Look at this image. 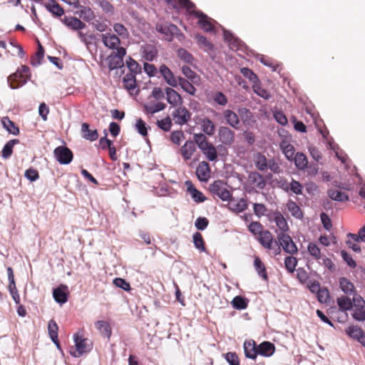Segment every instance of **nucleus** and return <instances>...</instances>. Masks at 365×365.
<instances>
[{
	"mask_svg": "<svg viewBox=\"0 0 365 365\" xmlns=\"http://www.w3.org/2000/svg\"><path fill=\"white\" fill-rule=\"evenodd\" d=\"M347 237L354 242L359 241V240L365 242V225L359 230L358 235L349 233Z\"/></svg>",
	"mask_w": 365,
	"mask_h": 365,
	"instance_id": "nucleus-64",
	"label": "nucleus"
},
{
	"mask_svg": "<svg viewBox=\"0 0 365 365\" xmlns=\"http://www.w3.org/2000/svg\"><path fill=\"white\" fill-rule=\"evenodd\" d=\"M354 299H351L348 295L346 297H340L336 299L337 304L341 311L345 312L352 309L353 301Z\"/></svg>",
	"mask_w": 365,
	"mask_h": 365,
	"instance_id": "nucleus-37",
	"label": "nucleus"
},
{
	"mask_svg": "<svg viewBox=\"0 0 365 365\" xmlns=\"http://www.w3.org/2000/svg\"><path fill=\"white\" fill-rule=\"evenodd\" d=\"M66 289L67 286L63 284L53 289V297L56 302L64 304L68 301Z\"/></svg>",
	"mask_w": 365,
	"mask_h": 365,
	"instance_id": "nucleus-24",
	"label": "nucleus"
},
{
	"mask_svg": "<svg viewBox=\"0 0 365 365\" xmlns=\"http://www.w3.org/2000/svg\"><path fill=\"white\" fill-rule=\"evenodd\" d=\"M101 38L103 44L106 47L110 49H117L119 48L118 46L120 44V40L117 35L110 33L104 34L101 35Z\"/></svg>",
	"mask_w": 365,
	"mask_h": 365,
	"instance_id": "nucleus-16",
	"label": "nucleus"
},
{
	"mask_svg": "<svg viewBox=\"0 0 365 365\" xmlns=\"http://www.w3.org/2000/svg\"><path fill=\"white\" fill-rule=\"evenodd\" d=\"M31 76L29 67L22 65L8 77V83L12 89H16L26 84L30 80Z\"/></svg>",
	"mask_w": 365,
	"mask_h": 365,
	"instance_id": "nucleus-1",
	"label": "nucleus"
},
{
	"mask_svg": "<svg viewBox=\"0 0 365 365\" xmlns=\"http://www.w3.org/2000/svg\"><path fill=\"white\" fill-rule=\"evenodd\" d=\"M185 185L187 188V192L191 195L192 198L195 202H203L206 200V197L202 192L196 189L190 180H186Z\"/></svg>",
	"mask_w": 365,
	"mask_h": 365,
	"instance_id": "nucleus-13",
	"label": "nucleus"
},
{
	"mask_svg": "<svg viewBox=\"0 0 365 365\" xmlns=\"http://www.w3.org/2000/svg\"><path fill=\"white\" fill-rule=\"evenodd\" d=\"M61 21L67 27L74 31L83 29L86 26L85 23L74 16H64Z\"/></svg>",
	"mask_w": 365,
	"mask_h": 365,
	"instance_id": "nucleus-14",
	"label": "nucleus"
},
{
	"mask_svg": "<svg viewBox=\"0 0 365 365\" xmlns=\"http://www.w3.org/2000/svg\"><path fill=\"white\" fill-rule=\"evenodd\" d=\"M275 351L274 344L269 341H263L257 346V355L269 357L271 356Z\"/></svg>",
	"mask_w": 365,
	"mask_h": 365,
	"instance_id": "nucleus-20",
	"label": "nucleus"
},
{
	"mask_svg": "<svg viewBox=\"0 0 365 365\" xmlns=\"http://www.w3.org/2000/svg\"><path fill=\"white\" fill-rule=\"evenodd\" d=\"M172 116L176 124L182 125L190 120L191 113L185 107H178L173 111Z\"/></svg>",
	"mask_w": 365,
	"mask_h": 365,
	"instance_id": "nucleus-8",
	"label": "nucleus"
},
{
	"mask_svg": "<svg viewBox=\"0 0 365 365\" xmlns=\"http://www.w3.org/2000/svg\"><path fill=\"white\" fill-rule=\"evenodd\" d=\"M317 297L320 303H328L330 298L329 289L326 287L322 288L317 294Z\"/></svg>",
	"mask_w": 365,
	"mask_h": 365,
	"instance_id": "nucleus-61",
	"label": "nucleus"
},
{
	"mask_svg": "<svg viewBox=\"0 0 365 365\" xmlns=\"http://www.w3.org/2000/svg\"><path fill=\"white\" fill-rule=\"evenodd\" d=\"M191 14L198 19L197 24L204 31L212 32L214 30V20L207 15L201 11H192Z\"/></svg>",
	"mask_w": 365,
	"mask_h": 365,
	"instance_id": "nucleus-6",
	"label": "nucleus"
},
{
	"mask_svg": "<svg viewBox=\"0 0 365 365\" xmlns=\"http://www.w3.org/2000/svg\"><path fill=\"white\" fill-rule=\"evenodd\" d=\"M252 89L257 96L265 100H268L271 97L269 92L260 86L259 81L252 85Z\"/></svg>",
	"mask_w": 365,
	"mask_h": 365,
	"instance_id": "nucleus-51",
	"label": "nucleus"
},
{
	"mask_svg": "<svg viewBox=\"0 0 365 365\" xmlns=\"http://www.w3.org/2000/svg\"><path fill=\"white\" fill-rule=\"evenodd\" d=\"M328 195L331 199L339 202H344L349 200V197L346 194L335 189L329 190Z\"/></svg>",
	"mask_w": 365,
	"mask_h": 365,
	"instance_id": "nucleus-45",
	"label": "nucleus"
},
{
	"mask_svg": "<svg viewBox=\"0 0 365 365\" xmlns=\"http://www.w3.org/2000/svg\"><path fill=\"white\" fill-rule=\"evenodd\" d=\"M166 99L168 102L173 106H177L182 103L181 96L173 88L167 87L165 89Z\"/></svg>",
	"mask_w": 365,
	"mask_h": 365,
	"instance_id": "nucleus-19",
	"label": "nucleus"
},
{
	"mask_svg": "<svg viewBox=\"0 0 365 365\" xmlns=\"http://www.w3.org/2000/svg\"><path fill=\"white\" fill-rule=\"evenodd\" d=\"M240 71L245 78H248L250 82L252 83V85L259 81L257 76L251 69L248 68H242Z\"/></svg>",
	"mask_w": 365,
	"mask_h": 365,
	"instance_id": "nucleus-58",
	"label": "nucleus"
},
{
	"mask_svg": "<svg viewBox=\"0 0 365 365\" xmlns=\"http://www.w3.org/2000/svg\"><path fill=\"white\" fill-rule=\"evenodd\" d=\"M307 251L313 259L316 260L318 263H320V260L322 259L323 255L317 244L309 242L307 246Z\"/></svg>",
	"mask_w": 365,
	"mask_h": 365,
	"instance_id": "nucleus-31",
	"label": "nucleus"
},
{
	"mask_svg": "<svg viewBox=\"0 0 365 365\" xmlns=\"http://www.w3.org/2000/svg\"><path fill=\"white\" fill-rule=\"evenodd\" d=\"M274 221L278 228L281 230V232L286 233L289 230L287 222L279 212L274 213Z\"/></svg>",
	"mask_w": 365,
	"mask_h": 365,
	"instance_id": "nucleus-34",
	"label": "nucleus"
},
{
	"mask_svg": "<svg viewBox=\"0 0 365 365\" xmlns=\"http://www.w3.org/2000/svg\"><path fill=\"white\" fill-rule=\"evenodd\" d=\"M19 143V140L18 139H12L8 141L3 148L1 156L5 159L9 158L12 155L14 146Z\"/></svg>",
	"mask_w": 365,
	"mask_h": 365,
	"instance_id": "nucleus-46",
	"label": "nucleus"
},
{
	"mask_svg": "<svg viewBox=\"0 0 365 365\" xmlns=\"http://www.w3.org/2000/svg\"><path fill=\"white\" fill-rule=\"evenodd\" d=\"M284 265L289 273H293L297 265V259L293 256L287 257L284 259Z\"/></svg>",
	"mask_w": 365,
	"mask_h": 365,
	"instance_id": "nucleus-57",
	"label": "nucleus"
},
{
	"mask_svg": "<svg viewBox=\"0 0 365 365\" xmlns=\"http://www.w3.org/2000/svg\"><path fill=\"white\" fill-rule=\"evenodd\" d=\"M194 143L197 144L200 149L202 148V147L207 145L210 142L208 141L206 136L202 133H195L194 134Z\"/></svg>",
	"mask_w": 365,
	"mask_h": 365,
	"instance_id": "nucleus-59",
	"label": "nucleus"
},
{
	"mask_svg": "<svg viewBox=\"0 0 365 365\" xmlns=\"http://www.w3.org/2000/svg\"><path fill=\"white\" fill-rule=\"evenodd\" d=\"M255 165L257 170L264 171L268 168V163L264 155L257 153L254 155Z\"/></svg>",
	"mask_w": 365,
	"mask_h": 365,
	"instance_id": "nucleus-29",
	"label": "nucleus"
},
{
	"mask_svg": "<svg viewBox=\"0 0 365 365\" xmlns=\"http://www.w3.org/2000/svg\"><path fill=\"white\" fill-rule=\"evenodd\" d=\"M247 207V202L245 198H240L237 202H231L229 205V209L235 213L245 211Z\"/></svg>",
	"mask_w": 365,
	"mask_h": 365,
	"instance_id": "nucleus-32",
	"label": "nucleus"
},
{
	"mask_svg": "<svg viewBox=\"0 0 365 365\" xmlns=\"http://www.w3.org/2000/svg\"><path fill=\"white\" fill-rule=\"evenodd\" d=\"M345 331L351 338L357 340L359 342L364 333L360 327L356 326H349L345 329Z\"/></svg>",
	"mask_w": 365,
	"mask_h": 365,
	"instance_id": "nucleus-39",
	"label": "nucleus"
},
{
	"mask_svg": "<svg viewBox=\"0 0 365 365\" xmlns=\"http://www.w3.org/2000/svg\"><path fill=\"white\" fill-rule=\"evenodd\" d=\"M143 57L149 61H153L158 54V49L153 44H145L142 47Z\"/></svg>",
	"mask_w": 365,
	"mask_h": 365,
	"instance_id": "nucleus-27",
	"label": "nucleus"
},
{
	"mask_svg": "<svg viewBox=\"0 0 365 365\" xmlns=\"http://www.w3.org/2000/svg\"><path fill=\"white\" fill-rule=\"evenodd\" d=\"M232 304L237 309H245L248 306V299L241 296H237L233 298Z\"/></svg>",
	"mask_w": 365,
	"mask_h": 365,
	"instance_id": "nucleus-53",
	"label": "nucleus"
},
{
	"mask_svg": "<svg viewBox=\"0 0 365 365\" xmlns=\"http://www.w3.org/2000/svg\"><path fill=\"white\" fill-rule=\"evenodd\" d=\"M189 94L194 96L196 92V88L194 87L192 83L189 80L182 77H178V85Z\"/></svg>",
	"mask_w": 365,
	"mask_h": 365,
	"instance_id": "nucleus-40",
	"label": "nucleus"
},
{
	"mask_svg": "<svg viewBox=\"0 0 365 365\" xmlns=\"http://www.w3.org/2000/svg\"><path fill=\"white\" fill-rule=\"evenodd\" d=\"M294 163L299 170H304L307 167L308 160L302 153H297L294 156Z\"/></svg>",
	"mask_w": 365,
	"mask_h": 365,
	"instance_id": "nucleus-44",
	"label": "nucleus"
},
{
	"mask_svg": "<svg viewBox=\"0 0 365 365\" xmlns=\"http://www.w3.org/2000/svg\"><path fill=\"white\" fill-rule=\"evenodd\" d=\"M280 149L289 160H292L295 155L294 146L287 140H282L279 145Z\"/></svg>",
	"mask_w": 365,
	"mask_h": 365,
	"instance_id": "nucleus-26",
	"label": "nucleus"
},
{
	"mask_svg": "<svg viewBox=\"0 0 365 365\" xmlns=\"http://www.w3.org/2000/svg\"><path fill=\"white\" fill-rule=\"evenodd\" d=\"M53 155L56 160L63 165L70 163L73 158L72 151L66 146H58L54 149Z\"/></svg>",
	"mask_w": 365,
	"mask_h": 365,
	"instance_id": "nucleus-7",
	"label": "nucleus"
},
{
	"mask_svg": "<svg viewBox=\"0 0 365 365\" xmlns=\"http://www.w3.org/2000/svg\"><path fill=\"white\" fill-rule=\"evenodd\" d=\"M166 105L164 103L158 102L154 104H146L144 106V110L147 113L154 114L165 108Z\"/></svg>",
	"mask_w": 365,
	"mask_h": 365,
	"instance_id": "nucleus-48",
	"label": "nucleus"
},
{
	"mask_svg": "<svg viewBox=\"0 0 365 365\" xmlns=\"http://www.w3.org/2000/svg\"><path fill=\"white\" fill-rule=\"evenodd\" d=\"M257 346L253 339L246 340L243 345L245 356L251 359H256L257 356Z\"/></svg>",
	"mask_w": 365,
	"mask_h": 365,
	"instance_id": "nucleus-17",
	"label": "nucleus"
},
{
	"mask_svg": "<svg viewBox=\"0 0 365 365\" xmlns=\"http://www.w3.org/2000/svg\"><path fill=\"white\" fill-rule=\"evenodd\" d=\"M44 56V49L43 46L38 42V50L36 52L35 56H34L31 60V63L34 66H38L41 63V60Z\"/></svg>",
	"mask_w": 365,
	"mask_h": 365,
	"instance_id": "nucleus-55",
	"label": "nucleus"
},
{
	"mask_svg": "<svg viewBox=\"0 0 365 365\" xmlns=\"http://www.w3.org/2000/svg\"><path fill=\"white\" fill-rule=\"evenodd\" d=\"M201 127L202 131L208 135L211 136L215 133V125L213 122L208 118H205L202 120Z\"/></svg>",
	"mask_w": 365,
	"mask_h": 365,
	"instance_id": "nucleus-43",
	"label": "nucleus"
},
{
	"mask_svg": "<svg viewBox=\"0 0 365 365\" xmlns=\"http://www.w3.org/2000/svg\"><path fill=\"white\" fill-rule=\"evenodd\" d=\"M257 240L266 250H272L274 255L281 253V248L278 242L273 237V235L269 230H264L259 236L257 237Z\"/></svg>",
	"mask_w": 365,
	"mask_h": 365,
	"instance_id": "nucleus-2",
	"label": "nucleus"
},
{
	"mask_svg": "<svg viewBox=\"0 0 365 365\" xmlns=\"http://www.w3.org/2000/svg\"><path fill=\"white\" fill-rule=\"evenodd\" d=\"M81 133L82 137L90 141H94L98 138V133L96 129L91 130L89 128V124L87 123H83L81 125Z\"/></svg>",
	"mask_w": 365,
	"mask_h": 365,
	"instance_id": "nucleus-25",
	"label": "nucleus"
},
{
	"mask_svg": "<svg viewBox=\"0 0 365 365\" xmlns=\"http://www.w3.org/2000/svg\"><path fill=\"white\" fill-rule=\"evenodd\" d=\"M222 115L225 122L231 127L237 129L240 121L237 114L232 110L226 109L222 112Z\"/></svg>",
	"mask_w": 365,
	"mask_h": 365,
	"instance_id": "nucleus-18",
	"label": "nucleus"
},
{
	"mask_svg": "<svg viewBox=\"0 0 365 365\" xmlns=\"http://www.w3.org/2000/svg\"><path fill=\"white\" fill-rule=\"evenodd\" d=\"M247 229L256 238L264 231L263 225L257 221L251 222Z\"/></svg>",
	"mask_w": 365,
	"mask_h": 365,
	"instance_id": "nucleus-49",
	"label": "nucleus"
},
{
	"mask_svg": "<svg viewBox=\"0 0 365 365\" xmlns=\"http://www.w3.org/2000/svg\"><path fill=\"white\" fill-rule=\"evenodd\" d=\"M96 327L100 331L101 335L109 339L111 336L112 331L109 323L105 321H98L96 322Z\"/></svg>",
	"mask_w": 365,
	"mask_h": 365,
	"instance_id": "nucleus-38",
	"label": "nucleus"
},
{
	"mask_svg": "<svg viewBox=\"0 0 365 365\" xmlns=\"http://www.w3.org/2000/svg\"><path fill=\"white\" fill-rule=\"evenodd\" d=\"M124 88L130 94H138L139 90L137 89L136 79H123Z\"/></svg>",
	"mask_w": 365,
	"mask_h": 365,
	"instance_id": "nucleus-50",
	"label": "nucleus"
},
{
	"mask_svg": "<svg viewBox=\"0 0 365 365\" xmlns=\"http://www.w3.org/2000/svg\"><path fill=\"white\" fill-rule=\"evenodd\" d=\"M1 123L4 128L11 134L17 135L19 134V128L16 124L10 120L7 116L3 117Z\"/></svg>",
	"mask_w": 365,
	"mask_h": 365,
	"instance_id": "nucleus-36",
	"label": "nucleus"
},
{
	"mask_svg": "<svg viewBox=\"0 0 365 365\" xmlns=\"http://www.w3.org/2000/svg\"><path fill=\"white\" fill-rule=\"evenodd\" d=\"M159 72L169 86L173 88L178 86V77L176 78L172 71L166 65H161L159 68Z\"/></svg>",
	"mask_w": 365,
	"mask_h": 365,
	"instance_id": "nucleus-11",
	"label": "nucleus"
},
{
	"mask_svg": "<svg viewBox=\"0 0 365 365\" xmlns=\"http://www.w3.org/2000/svg\"><path fill=\"white\" fill-rule=\"evenodd\" d=\"M196 151V146L192 140H187L180 148V153L185 161L190 160Z\"/></svg>",
	"mask_w": 365,
	"mask_h": 365,
	"instance_id": "nucleus-15",
	"label": "nucleus"
},
{
	"mask_svg": "<svg viewBox=\"0 0 365 365\" xmlns=\"http://www.w3.org/2000/svg\"><path fill=\"white\" fill-rule=\"evenodd\" d=\"M178 56L185 63L192 64L194 61L192 55L184 48H179L177 51Z\"/></svg>",
	"mask_w": 365,
	"mask_h": 365,
	"instance_id": "nucleus-56",
	"label": "nucleus"
},
{
	"mask_svg": "<svg viewBox=\"0 0 365 365\" xmlns=\"http://www.w3.org/2000/svg\"><path fill=\"white\" fill-rule=\"evenodd\" d=\"M114 31L116 33L117 36H119L123 38H126L129 36V33L128 29L120 23H116L113 25Z\"/></svg>",
	"mask_w": 365,
	"mask_h": 365,
	"instance_id": "nucleus-60",
	"label": "nucleus"
},
{
	"mask_svg": "<svg viewBox=\"0 0 365 365\" xmlns=\"http://www.w3.org/2000/svg\"><path fill=\"white\" fill-rule=\"evenodd\" d=\"M254 267L260 277H262L265 281L268 280L266 267L259 257H255Z\"/></svg>",
	"mask_w": 365,
	"mask_h": 365,
	"instance_id": "nucleus-30",
	"label": "nucleus"
},
{
	"mask_svg": "<svg viewBox=\"0 0 365 365\" xmlns=\"http://www.w3.org/2000/svg\"><path fill=\"white\" fill-rule=\"evenodd\" d=\"M277 238L279 246H280V248H282L285 252L291 255L298 252V248L296 244L288 234L280 232L277 235Z\"/></svg>",
	"mask_w": 365,
	"mask_h": 365,
	"instance_id": "nucleus-4",
	"label": "nucleus"
},
{
	"mask_svg": "<svg viewBox=\"0 0 365 365\" xmlns=\"http://www.w3.org/2000/svg\"><path fill=\"white\" fill-rule=\"evenodd\" d=\"M212 99L216 103L222 106H225L228 102L227 98L220 91L213 93Z\"/></svg>",
	"mask_w": 365,
	"mask_h": 365,
	"instance_id": "nucleus-62",
	"label": "nucleus"
},
{
	"mask_svg": "<svg viewBox=\"0 0 365 365\" xmlns=\"http://www.w3.org/2000/svg\"><path fill=\"white\" fill-rule=\"evenodd\" d=\"M210 191L223 201L229 200L232 197L231 192L224 186L223 181L220 180H215L210 184Z\"/></svg>",
	"mask_w": 365,
	"mask_h": 365,
	"instance_id": "nucleus-5",
	"label": "nucleus"
},
{
	"mask_svg": "<svg viewBox=\"0 0 365 365\" xmlns=\"http://www.w3.org/2000/svg\"><path fill=\"white\" fill-rule=\"evenodd\" d=\"M287 207L288 210L292 213V215L294 217L297 218L302 217V212L300 207L297 205V204L295 202L289 200L287 204Z\"/></svg>",
	"mask_w": 365,
	"mask_h": 365,
	"instance_id": "nucleus-52",
	"label": "nucleus"
},
{
	"mask_svg": "<svg viewBox=\"0 0 365 365\" xmlns=\"http://www.w3.org/2000/svg\"><path fill=\"white\" fill-rule=\"evenodd\" d=\"M253 211L256 216L258 217H261L265 215L267 208V207L262 203H254L253 204Z\"/></svg>",
	"mask_w": 365,
	"mask_h": 365,
	"instance_id": "nucleus-63",
	"label": "nucleus"
},
{
	"mask_svg": "<svg viewBox=\"0 0 365 365\" xmlns=\"http://www.w3.org/2000/svg\"><path fill=\"white\" fill-rule=\"evenodd\" d=\"M58 327L56 322L53 319L50 320L48 324V334L51 340L58 346Z\"/></svg>",
	"mask_w": 365,
	"mask_h": 365,
	"instance_id": "nucleus-41",
	"label": "nucleus"
},
{
	"mask_svg": "<svg viewBox=\"0 0 365 365\" xmlns=\"http://www.w3.org/2000/svg\"><path fill=\"white\" fill-rule=\"evenodd\" d=\"M339 287L341 290L346 295H356V291L354 284L346 277H341L339 279Z\"/></svg>",
	"mask_w": 365,
	"mask_h": 365,
	"instance_id": "nucleus-22",
	"label": "nucleus"
},
{
	"mask_svg": "<svg viewBox=\"0 0 365 365\" xmlns=\"http://www.w3.org/2000/svg\"><path fill=\"white\" fill-rule=\"evenodd\" d=\"M219 140L225 145H231L234 143L235 133L227 126H220L218 129Z\"/></svg>",
	"mask_w": 365,
	"mask_h": 365,
	"instance_id": "nucleus-9",
	"label": "nucleus"
},
{
	"mask_svg": "<svg viewBox=\"0 0 365 365\" xmlns=\"http://www.w3.org/2000/svg\"><path fill=\"white\" fill-rule=\"evenodd\" d=\"M248 181L250 184L261 190L264 189L266 185V182L262 175L256 171L249 173Z\"/></svg>",
	"mask_w": 365,
	"mask_h": 365,
	"instance_id": "nucleus-21",
	"label": "nucleus"
},
{
	"mask_svg": "<svg viewBox=\"0 0 365 365\" xmlns=\"http://www.w3.org/2000/svg\"><path fill=\"white\" fill-rule=\"evenodd\" d=\"M125 54L126 50L123 47L118 48L116 51H113L107 58L109 69L111 71L122 68L124 66L123 58Z\"/></svg>",
	"mask_w": 365,
	"mask_h": 365,
	"instance_id": "nucleus-3",
	"label": "nucleus"
},
{
	"mask_svg": "<svg viewBox=\"0 0 365 365\" xmlns=\"http://www.w3.org/2000/svg\"><path fill=\"white\" fill-rule=\"evenodd\" d=\"M200 150L208 160L215 161L217 160V150L212 143H209L208 144H207V145L202 147V148H201Z\"/></svg>",
	"mask_w": 365,
	"mask_h": 365,
	"instance_id": "nucleus-28",
	"label": "nucleus"
},
{
	"mask_svg": "<svg viewBox=\"0 0 365 365\" xmlns=\"http://www.w3.org/2000/svg\"><path fill=\"white\" fill-rule=\"evenodd\" d=\"M181 71L187 80L190 81L192 83H196L200 78L199 76L187 66H182Z\"/></svg>",
	"mask_w": 365,
	"mask_h": 365,
	"instance_id": "nucleus-47",
	"label": "nucleus"
},
{
	"mask_svg": "<svg viewBox=\"0 0 365 365\" xmlns=\"http://www.w3.org/2000/svg\"><path fill=\"white\" fill-rule=\"evenodd\" d=\"M195 38L196 39L199 47L205 51L208 52L213 49L214 46L212 43L205 36L197 34L195 36Z\"/></svg>",
	"mask_w": 365,
	"mask_h": 365,
	"instance_id": "nucleus-33",
	"label": "nucleus"
},
{
	"mask_svg": "<svg viewBox=\"0 0 365 365\" xmlns=\"http://www.w3.org/2000/svg\"><path fill=\"white\" fill-rule=\"evenodd\" d=\"M193 243L196 249L200 252L205 251V245L201 233L197 232L193 235Z\"/></svg>",
	"mask_w": 365,
	"mask_h": 365,
	"instance_id": "nucleus-54",
	"label": "nucleus"
},
{
	"mask_svg": "<svg viewBox=\"0 0 365 365\" xmlns=\"http://www.w3.org/2000/svg\"><path fill=\"white\" fill-rule=\"evenodd\" d=\"M80 18L87 22H90L95 19L93 11L88 6H81V9L78 11Z\"/></svg>",
	"mask_w": 365,
	"mask_h": 365,
	"instance_id": "nucleus-42",
	"label": "nucleus"
},
{
	"mask_svg": "<svg viewBox=\"0 0 365 365\" xmlns=\"http://www.w3.org/2000/svg\"><path fill=\"white\" fill-rule=\"evenodd\" d=\"M156 30L163 34L167 41H171L173 38V32L177 30V26L172 24L158 23Z\"/></svg>",
	"mask_w": 365,
	"mask_h": 365,
	"instance_id": "nucleus-12",
	"label": "nucleus"
},
{
	"mask_svg": "<svg viewBox=\"0 0 365 365\" xmlns=\"http://www.w3.org/2000/svg\"><path fill=\"white\" fill-rule=\"evenodd\" d=\"M76 351L78 352V356L82 355L91 350V347L88 344V339L83 338L82 336L76 334L74 336Z\"/></svg>",
	"mask_w": 365,
	"mask_h": 365,
	"instance_id": "nucleus-23",
	"label": "nucleus"
},
{
	"mask_svg": "<svg viewBox=\"0 0 365 365\" xmlns=\"http://www.w3.org/2000/svg\"><path fill=\"white\" fill-rule=\"evenodd\" d=\"M43 5L45 8L56 17H61L64 14L63 9L56 3V1L48 4H44Z\"/></svg>",
	"mask_w": 365,
	"mask_h": 365,
	"instance_id": "nucleus-35",
	"label": "nucleus"
},
{
	"mask_svg": "<svg viewBox=\"0 0 365 365\" xmlns=\"http://www.w3.org/2000/svg\"><path fill=\"white\" fill-rule=\"evenodd\" d=\"M211 170L209 163L205 161H201L195 171L198 180L201 182H207L210 178Z\"/></svg>",
	"mask_w": 365,
	"mask_h": 365,
	"instance_id": "nucleus-10",
	"label": "nucleus"
}]
</instances>
